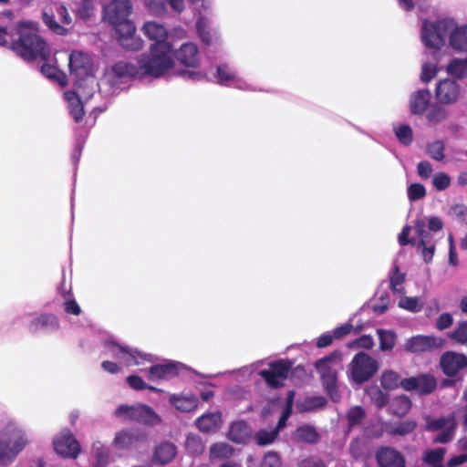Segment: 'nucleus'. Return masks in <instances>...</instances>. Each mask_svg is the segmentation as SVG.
Here are the masks:
<instances>
[{
    "label": "nucleus",
    "mask_w": 467,
    "mask_h": 467,
    "mask_svg": "<svg viewBox=\"0 0 467 467\" xmlns=\"http://www.w3.org/2000/svg\"><path fill=\"white\" fill-rule=\"evenodd\" d=\"M142 31L155 44L150 47V56L140 58V68L144 73L159 78L174 65L171 46L166 41L167 29L160 23L149 21L144 24Z\"/></svg>",
    "instance_id": "1"
},
{
    "label": "nucleus",
    "mask_w": 467,
    "mask_h": 467,
    "mask_svg": "<svg viewBox=\"0 0 467 467\" xmlns=\"http://www.w3.org/2000/svg\"><path fill=\"white\" fill-rule=\"evenodd\" d=\"M17 40L12 42L11 49L26 60L37 57L46 60L50 56V48L39 36L38 26L33 22H21L17 25Z\"/></svg>",
    "instance_id": "2"
},
{
    "label": "nucleus",
    "mask_w": 467,
    "mask_h": 467,
    "mask_svg": "<svg viewBox=\"0 0 467 467\" xmlns=\"http://www.w3.org/2000/svg\"><path fill=\"white\" fill-rule=\"evenodd\" d=\"M30 443L26 431L9 420L0 429V465H10Z\"/></svg>",
    "instance_id": "3"
},
{
    "label": "nucleus",
    "mask_w": 467,
    "mask_h": 467,
    "mask_svg": "<svg viewBox=\"0 0 467 467\" xmlns=\"http://www.w3.org/2000/svg\"><path fill=\"white\" fill-rule=\"evenodd\" d=\"M70 73L76 78L75 87L80 84L84 88L89 89L88 97L95 92L97 83L92 77L93 64L90 57L82 51H73L69 56Z\"/></svg>",
    "instance_id": "4"
},
{
    "label": "nucleus",
    "mask_w": 467,
    "mask_h": 467,
    "mask_svg": "<svg viewBox=\"0 0 467 467\" xmlns=\"http://www.w3.org/2000/svg\"><path fill=\"white\" fill-rule=\"evenodd\" d=\"M425 430L427 431H441L433 439L434 443L447 444L451 442L454 437L458 427V422L454 413L439 418L426 416Z\"/></svg>",
    "instance_id": "5"
},
{
    "label": "nucleus",
    "mask_w": 467,
    "mask_h": 467,
    "mask_svg": "<svg viewBox=\"0 0 467 467\" xmlns=\"http://www.w3.org/2000/svg\"><path fill=\"white\" fill-rule=\"evenodd\" d=\"M454 26L452 19H441L434 23L424 21L421 28V39L428 47L440 49L444 44V37Z\"/></svg>",
    "instance_id": "6"
},
{
    "label": "nucleus",
    "mask_w": 467,
    "mask_h": 467,
    "mask_svg": "<svg viewBox=\"0 0 467 467\" xmlns=\"http://www.w3.org/2000/svg\"><path fill=\"white\" fill-rule=\"evenodd\" d=\"M43 21L52 32L64 36L67 33L65 26H69L72 18L64 4L54 3L45 7Z\"/></svg>",
    "instance_id": "7"
},
{
    "label": "nucleus",
    "mask_w": 467,
    "mask_h": 467,
    "mask_svg": "<svg viewBox=\"0 0 467 467\" xmlns=\"http://www.w3.org/2000/svg\"><path fill=\"white\" fill-rule=\"evenodd\" d=\"M106 348L113 358L120 360L125 366H140L154 361L153 356L150 354L139 352L137 349L113 341L108 342Z\"/></svg>",
    "instance_id": "8"
},
{
    "label": "nucleus",
    "mask_w": 467,
    "mask_h": 467,
    "mask_svg": "<svg viewBox=\"0 0 467 467\" xmlns=\"http://www.w3.org/2000/svg\"><path fill=\"white\" fill-rule=\"evenodd\" d=\"M350 379L357 384L368 380L377 371L378 363L364 352L358 353L349 364Z\"/></svg>",
    "instance_id": "9"
},
{
    "label": "nucleus",
    "mask_w": 467,
    "mask_h": 467,
    "mask_svg": "<svg viewBox=\"0 0 467 467\" xmlns=\"http://www.w3.org/2000/svg\"><path fill=\"white\" fill-rule=\"evenodd\" d=\"M115 415L147 425H156L160 422V417L155 411L150 407L142 404L120 405L116 409Z\"/></svg>",
    "instance_id": "10"
},
{
    "label": "nucleus",
    "mask_w": 467,
    "mask_h": 467,
    "mask_svg": "<svg viewBox=\"0 0 467 467\" xmlns=\"http://www.w3.org/2000/svg\"><path fill=\"white\" fill-rule=\"evenodd\" d=\"M340 365V358L337 354H331L317 361L316 368L321 377L327 390L333 395L337 385V368Z\"/></svg>",
    "instance_id": "11"
},
{
    "label": "nucleus",
    "mask_w": 467,
    "mask_h": 467,
    "mask_svg": "<svg viewBox=\"0 0 467 467\" xmlns=\"http://www.w3.org/2000/svg\"><path fill=\"white\" fill-rule=\"evenodd\" d=\"M439 366L446 377L456 378L467 368V356L453 350L445 351L440 357Z\"/></svg>",
    "instance_id": "12"
},
{
    "label": "nucleus",
    "mask_w": 467,
    "mask_h": 467,
    "mask_svg": "<svg viewBox=\"0 0 467 467\" xmlns=\"http://www.w3.org/2000/svg\"><path fill=\"white\" fill-rule=\"evenodd\" d=\"M438 386L437 379L431 373H422L416 377L403 379L402 389L407 391H417L420 396H426L435 391Z\"/></svg>",
    "instance_id": "13"
},
{
    "label": "nucleus",
    "mask_w": 467,
    "mask_h": 467,
    "mask_svg": "<svg viewBox=\"0 0 467 467\" xmlns=\"http://www.w3.org/2000/svg\"><path fill=\"white\" fill-rule=\"evenodd\" d=\"M54 450L64 458L76 459L80 453L78 441L69 430H63L53 440Z\"/></svg>",
    "instance_id": "14"
},
{
    "label": "nucleus",
    "mask_w": 467,
    "mask_h": 467,
    "mask_svg": "<svg viewBox=\"0 0 467 467\" xmlns=\"http://www.w3.org/2000/svg\"><path fill=\"white\" fill-rule=\"evenodd\" d=\"M119 44L127 49L137 50L142 47V40L135 34L134 24L128 20L113 25Z\"/></svg>",
    "instance_id": "15"
},
{
    "label": "nucleus",
    "mask_w": 467,
    "mask_h": 467,
    "mask_svg": "<svg viewBox=\"0 0 467 467\" xmlns=\"http://www.w3.org/2000/svg\"><path fill=\"white\" fill-rule=\"evenodd\" d=\"M412 402L407 395L389 398L381 392V408H386V411L391 416L402 418L410 412Z\"/></svg>",
    "instance_id": "16"
},
{
    "label": "nucleus",
    "mask_w": 467,
    "mask_h": 467,
    "mask_svg": "<svg viewBox=\"0 0 467 467\" xmlns=\"http://www.w3.org/2000/svg\"><path fill=\"white\" fill-rule=\"evenodd\" d=\"M89 89L84 88L80 84L76 88V91H66L64 93L65 99L68 103L69 112L73 119L78 122L84 115L83 103L89 99Z\"/></svg>",
    "instance_id": "17"
},
{
    "label": "nucleus",
    "mask_w": 467,
    "mask_h": 467,
    "mask_svg": "<svg viewBox=\"0 0 467 467\" xmlns=\"http://www.w3.org/2000/svg\"><path fill=\"white\" fill-rule=\"evenodd\" d=\"M443 343L444 340L441 337L418 335L408 339L404 347L408 352L421 353L440 348Z\"/></svg>",
    "instance_id": "18"
},
{
    "label": "nucleus",
    "mask_w": 467,
    "mask_h": 467,
    "mask_svg": "<svg viewBox=\"0 0 467 467\" xmlns=\"http://www.w3.org/2000/svg\"><path fill=\"white\" fill-rule=\"evenodd\" d=\"M291 364L283 360L271 364L268 369H264L259 374L265 379L271 387L277 388L281 386L287 378Z\"/></svg>",
    "instance_id": "19"
},
{
    "label": "nucleus",
    "mask_w": 467,
    "mask_h": 467,
    "mask_svg": "<svg viewBox=\"0 0 467 467\" xmlns=\"http://www.w3.org/2000/svg\"><path fill=\"white\" fill-rule=\"evenodd\" d=\"M291 364L283 360L271 364L268 369H264L259 374L265 379L271 387L277 388L281 386L287 378Z\"/></svg>",
    "instance_id": "20"
},
{
    "label": "nucleus",
    "mask_w": 467,
    "mask_h": 467,
    "mask_svg": "<svg viewBox=\"0 0 467 467\" xmlns=\"http://www.w3.org/2000/svg\"><path fill=\"white\" fill-rule=\"evenodd\" d=\"M130 12V0H113L104 9L105 17L111 25L128 20Z\"/></svg>",
    "instance_id": "21"
},
{
    "label": "nucleus",
    "mask_w": 467,
    "mask_h": 467,
    "mask_svg": "<svg viewBox=\"0 0 467 467\" xmlns=\"http://www.w3.org/2000/svg\"><path fill=\"white\" fill-rule=\"evenodd\" d=\"M460 95V86L457 81L445 78L441 80L435 88V97L440 103L451 104Z\"/></svg>",
    "instance_id": "22"
},
{
    "label": "nucleus",
    "mask_w": 467,
    "mask_h": 467,
    "mask_svg": "<svg viewBox=\"0 0 467 467\" xmlns=\"http://www.w3.org/2000/svg\"><path fill=\"white\" fill-rule=\"evenodd\" d=\"M145 439L144 434L134 429H124L115 434L113 445L117 449H130Z\"/></svg>",
    "instance_id": "23"
},
{
    "label": "nucleus",
    "mask_w": 467,
    "mask_h": 467,
    "mask_svg": "<svg viewBox=\"0 0 467 467\" xmlns=\"http://www.w3.org/2000/svg\"><path fill=\"white\" fill-rule=\"evenodd\" d=\"M179 367H182V364L171 361L154 365L148 370L147 377L151 381L167 379L178 374Z\"/></svg>",
    "instance_id": "24"
},
{
    "label": "nucleus",
    "mask_w": 467,
    "mask_h": 467,
    "mask_svg": "<svg viewBox=\"0 0 467 467\" xmlns=\"http://www.w3.org/2000/svg\"><path fill=\"white\" fill-rule=\"evenodd\" d=\"M195 426L202 432H216L222 426V415L219 411L204 413L195 420Z\"/></svg>",
    "instance_id": "25"
},
{
    "label": "nucleus",
    "mask_w": 467,
    "mask_h": 467,
    "mask_svg": "<svg viewBox=\"0 0 467 467\" xmlns=\"http://www.w3.org/2000/svg\"><path fill=\"white\" fill-rule=\"evenodd\" d=\"M217 82L221 85H234V87L246 89L247 84L243 81L228 65H221L217 68Z\"/></svg>",
    "instance_id": "26"
},
{
    "label": "nucleus",
    "mask_w": 467,
    "mask_h": 467,
    "mask_svg": "<svg viewBox=\"0 0 467 467\" xmlns=\"http://www.w3.org/2000/svg\"><path fill=\"white\" fill-rule=\"evenodd\" d=\"M431 94L428 89L415 91L410 99V109L413 115L423 114L430 105Z\"/></svg>",
    "instance_id": "27"
},
{
    "label": "nucleus",
    "mask_w": 467,
    "mask_h": 467,
    "mask_svg": "<svg viewBox=\"0 0 467 467\" xmlns=\"http://www.w3.org/2000/svg\"><path fill=\"white\" fill-rule=\"evenodd\" d=\"M252 435V431L244 420L233 422L227 433V438L235 443H246Z\"/></svg>",
    "instance_id": "28"
},
{
    "label": "nucleus",
    "mask_w": 467,
    "mask_h": 467,
    "mask_svg": "<svg viewBox=\"0 0 467 467\" xmlns=\"http://www.w3.org/2000/svg\"><path fill=\"white\" fill-rule=\"evenodd\" d=\"M176 57L180 63L187 67H196L200 60L197 47L193 43L182 45L176 52Z\"/></svg>",
    "instance_id": "29"
},
{
    "label": "nucleus",
    "mask_w": 467,
    "mask_h": 467,
    "mask_svg": "<svg viewBox=\"0 0 467 467\" xmlns=\"http://www.w3.org/2000/svg\"><path fill=\"white\" fill-rule=\"evenodd\" d=\"M111 74L119 78L150 76L149 74L144 73L140 68V60L139 61V67L125 61H119L111 67L108 76H110Z\"/></svg>",
    "instance_id": "30"
},
{
    "label": "nucleus",
    "mask_w": 467,
    "mask_h": 467,
    "mask_svg": "<svg viewBox=\"0 0 467 467\" xmlns=\"http://www.w3.org/2000/svg\"><path fill=\"white\" fill-rule=\"evenodd\" d=\"M144 5L153 14L160 15L166 11V4L176 12L184 9L183 0H143Z\"/></svg>",
    "instance_id": "31"
},
{
    "label": "nucleus",
    "mask_w": 467,
    "mask_h": 467,
    "mask_svg": "<svg viewBox=\"0 0 467 467\" xmlns=\"http://www.w3.org/2000/svg\"><path fill=\"white\" fill-rule=\"evenodd\" d=\"M58 319L52 314H43L37 317L33 318L29 324V329L34 332L40 329L55 331L58 329Z\"/></svg>",
    "instance_id": "32"
},
{
    "label": "nucleus",
    "mask_w": 467,
    "mask_h": 467,
    "mask_svg": "<svg viewBox=\"0 0 467 467\" xmlns=\"http://www.w3.org/2000/svg\"><path fill=\"white\" fill-rule=\"evenodd\" d=\"M449 43L453 49L467 53V26L454 25L450 31Z\"/></svg>",
    "instance_id": "33"
},
{
    "label": "nucleus",
    "mask_w": 467,
    "mask_h": 467,
    "mask_svg": "<svg viewBox=\"0 0 467 467\" xmlns=\"http://www.w3.org/2000/svg\"><path fill=\"white\" fill-rule=\"evenodd\" d=\"M404 456L390 447H381V467H405Z\"/></svg>",
    "instance_id": "34"
},
{
    "label": "nucleus",
    "mask_w": 467,
    "mask_h": 467,
    "mask_svg": "<svg viewBox=\"0 0 467 467\" xmlns=\"http://www.w3.org/2000/svg\"><path fill=\"white\" fill-rule=\"evenodd\" d=\"M417 422L413 420H407L400 422H388L385 424V432L391 436H406L417 429Z\"/></svg>",
    "instance_id": "35"
},
{
    "label": "nucleus",
    "mask_w": 467,
    "mask_h": 467,
    "mask_svg": "<svg viewBox=\"0 0 467 467\" xmlns=\"http://www.w3.org/2000/svg\"><path fill=\"white\" fill-rule=\"evenodd\" d=\"M406 281V274L400 270L397 264H394L389 274V288L393 294L405 295L403 284Z\"/></svg>",
    "instance_id": "36"
},
{
    "label": "nucleus",
    "mask_w": 467,
    "mask_h": 467,
    "mask_svg": "<svg viewBox=\"0 0 467 467\" xmlns=\"http://www.w3.org/2000/svg\"><path fill=\"white\" fill-rule=\"evenodd\" d=\"M171 404L182 412H190L198 406V400L194 396L171 395L169 399Z\"/></svg>",
    "instance_id": "37"
},
{
    "label": "nucleus",
    "mask_w": 467,
    "mask_h": 467,
    "mask_svg": "<svg viewBox=\"0 0 467 467\" xmlns=\"http://www.w3.org/2000/svg\"><path fill=\"white\" fill-rule=\"evenodd\" d=\"M177 450L171 442H162L157 446L154 453V459L161 464L170 462L176 456Z\"/></svg>",
    "instance_id": "38"
},
{
    "label": "nucleus",
    "mask_w": 467,
    "mask_h": 467,
    "mask_svg": "<svg viewBox=\"0 0 467 467\" xmlns=\"http://www.w3.org/2000/svg\"><path fill=\"white\" fill-rule=\"evenodd\" d=\"M96 0H71L72 11L81 19L89 18L94 11Z\"/></svg>",
    "instance_id": "39"
},
{
    "label": "nucleus",
    "mask_w": 467,
    "mask_h": 467,
    "mask_svg": "<svg viewBox=\"0 0 467 467\" xmlns=\"http://www.w3.org/2000/svg\"><path fill=\"white\" fill-rule=\"evenodd\" d=\"M196 29L200 38L206 45H210L213 40L217 39L216 33L211 31L209 19L204 16L198 18Z\"/></svg>",
    "instance_id": "40"
},
{
    "label": "nucleus",
    "mask_w": 467,
    "mask_h": 467,
    "mask_svg": "<svg viewBox=\"0 0 467 467\" xmlns=\"http://www.w3.org/2000/svg\"><path fill=\"white\" fill-rule=\"evenodd\" d=\"M414 229L418 236V241L416 240L415 246H422L436 243L433 235L429 230H426V224L423 220H417L414 223Z\"/></svg>",
    "instance_id": "41"
},
{
    "label": "nucleus",
    "mask_w": 467,
    "mask_h": 467,
    "mask_svg": "<svg viewBox=\"0 0 467 467\" xmlns=\"http://www.w3.org/2000/svg\"><path fill=\"white\" fill-rule=\"evenodd\" d=\"M234 448L226 442H217L211 446L209 456L212 461L230 458L234 453Z\"/></svg>",
    "instance_id": "42"
},
{
    "label": "nucleus",
    "mask_w": 467,
    "mask_h": 467,
    "mask_svg": "<svg viewBox=\"0 0 467 467\" xmlns=\"http://www.w3.org/2000/svg\"><path fill=\"white\" fill-rule=\"evenodd\" d=\"M447 72L457 78H462L466 77L467 57L451 59L447 66Z\"/></svg>",
    "instance_id": "43"
},
{
    "label": "nucleus",
    "mask_w": 467,
    "mask_h": 467,
    "mask_svg": "<svg viewBox=\"0 0 467 467\" xmlns=\"http://www.w3.org/2000/svg\"><path fill=\"white\" fill-rule=\"evenodd\" d=\"M403 379L399 373L393 370H386L381 374V387L389 389L402 388Z\"/></svg>",
    "instance_id": "44"
},
{
    "label": "nucleus",
    "mask_w": 467,
    "mask_h": 467,
    "mask_svg": "<svg viewBox=\"0 0 467 467\" xmlns=\"http://www.w3.org/2000/svg\"><path fill=\"white\" fill-rule=\"evenodd\" d=\"M399 307L412 313H418L423 308V302L418 296H403L398 303Z\"/></svg>",
    "instance_id": "45"
},
{
    "label": "nucleus",
    "mask_w": 467,
    "mask_h": 467,
    "mask_svg": "<svg viewBox=\"0 0 467 467\" xmlns=\"http://www.w3.org/2000/svg\"><path fill=\"white\" fill-rule=\"evenodd\" d=\"M448 337L453 342L467 346V321H461L458 326L448 334Z\"/></svg>",
    "instance_id": "46"
},
{
    "label": "nucleus",
    "mask_w": 467,
    "mask_h": 467,
    "mask_svg": "<svg viewBox=\"0 0 467 467\" xmlns=\"http://www.w3.org/2000/svg\"><path fill=\"white\" fill-rule=\"evenodd\" d=\"M92 452L94 454L97 467H105L109 460V451L100 441H95L92 444Z\"/></svg>",
    "instance_id": "47"
},
{
    "label": "nucleus",
    "mask_w": 467,
    "mask_h": 467,
    "mask_svg": "<svg viewBox=\"0 0 467 467\" xmlns=\"http://www.w3.org/2000/svg\"><path fill=\"white\" fill-rule=\"evenodd\" d=\"M41 72L47 78L56 80L59 83L60 86L64 87L67 85V77L66 75L58 70L56 67H53L48 64H44L41 67Z\"/></svg>",
    "instance_id": "48"
},
{
    "label": "nucleus",
    "mask_w": 467,
    "mask_h": 467,
    "mask_svg": "<svg viewBox=\"0 0 467 467\" xmlns=\"http://www.w3.org/2000/svg\"><path fill=\"white\" fill-rule=\"evenodd\" d=\"M445 145L441 140H435L426 146L427 154L433 160L441 161L445 158Z\"/></svg>",
    "instance_id": "49"
},
{
    "label": "nucleus",
    "mask_w": 467,
    "mask_h": 467,
    "mask_svg": "<svg viewBox=\"0 0 467 467\" xmlns=\"http://www.w3.org/2000/svg\"><path fill=\"white\" fill-rule=\"evenodd\" d=\"M446 451L443 448H437L433 450H429L425 451L423 461L431 465H439L441 464V462L443 461L444 454Z\"/></svg>",
    "instance_id": "50"
},
{
    "label": "nucleus",
    "mask_w": 467,
    "mask_h": 467,
    "mask_svg": "<svg viewBox=\"0 0 467 467\" xmlns=\"http://www.w3.org/2000/svg\"><path fill=\"white\" fill-rule=\"evenodd\" d=\"M278 435L277 431L275 429L271 431L260 430L255 435L254 440L260 446H265L273 443Z\"/></svg>",
    "instance_id": "51"
},
{
    "label": "nucleus",
    "mask_w": 467,
    "mask_h": 467,
    "mask_svg": "<svg viewBox=\"0 0 467 467\" xmlns=\"http://www.w3.org/2000/svg\"><path fill=\"white\" fill-rule=\"evenodd\" d=\"M185 446L190 453L199 455L202 453L204 445L200 437L190 434L186 438Z\"/></svg>",
    "instance_id": "52"
},
{
    "label": "nucleus",
    "mask_w": 467,
    "mask_h": 467,
    "mask_svg": "<svg viewBox=\"0 0 467 467\" xmlns=\"http://www.w3.org/2000/svg\"><path fill=\"white\" fill-rule=\"evenodd\" d=\"M395 134L402 144L409 146L413 141V132L409 125H400L395 129Z\"/></svg>",
    "instance_id": "53"
},
{
    "label": "nucleus",
    "mask_w": 467,
    "mask_h": 467,
    "mask_svg": "<svg viewBox=\"0 0 467 467\" xmlns=\"http://www.w3.org/2000/svg\"><path fill=\"white\" fill-rule=\"evenodd\" d=\"M326 404V400L323 397H311L306 399L303 402L298 404L300 411H309L317 408H320Z\"/></svg>",
    "instance_id": "54"
},
{
    "label": "nucleus",
    "mask_w": 467,
    "mask_h": 467,
    "mask_svg": "<svg viewBox=\"0 0 467 467\" xmlns=\"http://www.w3.org/2000/svg\"><path fill=\"white\" fill-rule=\"evenodd\" d=\"M296 436L307 442H314L317 439V433L316 430L311 426H302L296 430Z\"/></svg>",
    "instance_id": "55"
},
{
    "label": "nucleus",
    "mask_w": 467,
    "mask_h": 467,
    "mask_svg": "<svg viewBox=\"0 0 467 467\" xmlns=\"http://www.w3.org/2000/svg\"><path fill=\"white\" fill-rule=\"evenodd\" d=\"M396 341L397 335L394 331L381 329V351L391 350Z\"/></svg>",
    "instance_id": "56"
},
{
    "label": "nucleus",
    "mask_w": 467,
    "mask_h": 467,
    "mask_svg": "<svg viewBox=\"0 0 467 467\" xmlns=\"http://www.w3.org/2000/svg\"><path fill=\"white\" fill-rule=\"evenodd\" d=\"M432 185L437 191H444L451 185V177L445 172H437L432 177Z\"/></svg>",
    "instance_id": "57"
},
{
    "label": "nucleus",
    "mask_w": 467,
    "mask_h": 467,
    "mask_svg": "<svg viewBox=\"0 0 467 467\" xmlns=\"http://www.w3.org/2000/svg\"><path fill=\"white\" fill-rule=\"evenodd\" d=\"M427 118L429 121L438 123L447 118V112L443 107L434 104L428 112Z\"/></svg>",
    "instance_id": "58"
},
{
    "label": "nucleus",
    "mask_w": 467,
    "mask_h": 467,
    "mask_svg": "<svg viewBox=\"0 0 467 467\" xmlns=\"http://www.w3.org/2000/svg\"><path fill=\"white\" fill-rule=\"evenodd\" d=\"M127 383L129 384V386L135 389V390H142V389H150V390H152V391H159L160 389H158L157 388L155 387H152V386H149L148 384H146L144 382V380L137 376V375H131V376H129L127 378Z\"/></svg>",
    "instance_id": "59"
},
{
    "label": "nucleus",
    "mask_w": 467,
    "mask_h": 467,
    "mask_svg": "<svg viewBox=\"0 0 467 467\" xmlns=\"http://www.w3.org/2000/svg\"><path fill=\"white\" fill-rule=\"evenodd\" d=\"M407 193L410 201H418L426 196V189L421 183H412L408 187Z\"/></svg>",
    "instance_id": "60"
},
{
    "label": "nucleus",
    "mask_w": 467,
    "mask_h": 467,
    "mask_svg": "<svg viewBox=\"0 0 467 467\" xmlns=\"http://www.w3.org/2000/svg\"><path fill=\"white\" fill-rule=\"evenodd\" d=\"M450 216L462 223H467V206L463 204H454L450 208Z\"/></svg>",
    "instance_id": "61"
},
{
    "label": "nucleus",
    "mask_w": 467,
    "mask_h": 467,
    "mask_svg": "<svg viewBox=\"0 0 467 467\" xmlns=\"http://www.w3.org/2000/svg\"><path fill=\"white\" fill-rule=\"evenodd\" d=\"M416 248H417V251L419 253H420V254L423 258V261L426 264H430L432 261V258L434 256L435 250H436V243L422 245V246H416Z\"/></svg>",
    "instance_id": "62"
},
{
    "label": "nucleus",
    "mask_w": 467,
    "mask_h": 467,
    "mask_svg": "<svg viewBox=\"0 0 467 467\" xmlns=\"http://www.w3.org/2000/svg\"><path fill=\"white\" fill-rule=\"evenodd\" d=\"M452 324H453L452 316L448 312H444V313H441L438 317L436 323H435V327L438 330L442 331V330H445V329L451 327Z\"/></svg>",
    "instance_id": "63"
},
{
    "label": "nucleus",
    "mask_w": 467,
    "mask_h": 467,
    "mask_svg": "<svg viewBox=\"0 0 467 467\" xmlns=\"http://www.w3.org/2000/svg\"><path fill=\"white\" fill-rule=\"evenodd\" d=\"M261 467H281L279 456L273 451L267 452L264 457Z\"/></svg>",
    "instance_id": "64"
}]
</instances>
